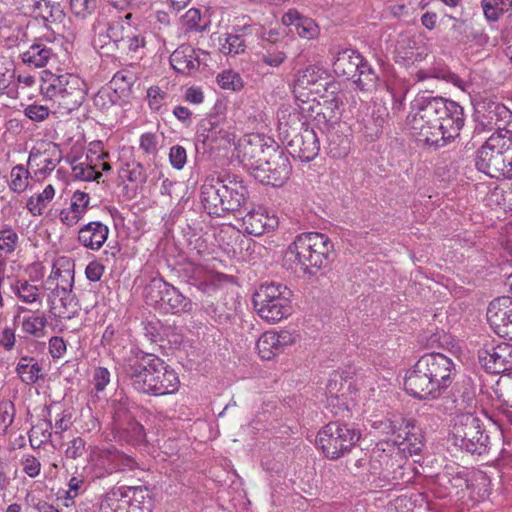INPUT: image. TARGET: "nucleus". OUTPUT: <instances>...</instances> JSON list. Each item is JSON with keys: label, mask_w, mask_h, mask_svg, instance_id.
Segmentation results:
<instances>
[{"label": "nucleus", "mask_w": 512, "mask_h": 512, "mask_svg": "<svg viewBox=\"0 0 512 512\" xmlns=\"http://www.w3.org/2000/svg\"><path fill=\"white\" fill-rule=\"evenodd\" d=\"M182 23L186 31H202L204 26L200 25L201 13L196 8L189 9L182 17Z\"/></svg>", "instance_id": "338daca9"}, {"label": "nucleus", "mask_w": 512, "mask_h": 512, "mask_svg": "<svg viewBox=\"0 0 512 512\" xmlns=\"http://www.w3.org/2000/svg\"><path fill=\"white\" fill-rule=\"evenodd\" d=\"M182 272L187 282L198 290L208 294L215 291L214 273L203 265L189 262L184 265Z\"/></svg>", "instance_id": "c756f323"}, {"label": "nucleus", "mask_w": 512, "mask_h": 512, "mask_svg": "<svg viewBox=\"0 0 512 512\" xmlns=\"http://www.w3.org/2000/svg\"><path fill=\"white\" fill-rule=\"evenodd\" d=\"M169 161L173 168L181 170L187 162L186 149L181 145H174L170 148Z\"/></svg>", "instance_id": "774afa93"}, {"label": "nucleus", "mask_w": 512, "mask_h": 512, "mask_svg": "<svg viewBox=\"0 0 512 512\" xmlns=\"http://www.w3.org/2000/svg\"><path fill=\"white\" fill-rule=\"evenodd\" d=\"M468 475L469 473L463 467H446L438 476V481L446 489H455L458 493L459 490L469 489Z\"/></svg>", "instance_id": "72a5a7b5"}, {"label": "nucleus", "mask_w": 512, "mask_h": 512, "mask_svg": "<svg viewBox=\"0 0 512 512\" xmlns=\"http://www.w3.org/2000/svg\"><path fill=\"white\" fill-rule=\"evenodd\" d=\"M381 425L389 429L392 438L389 441L379 442L373 451L374 457L378 459L383 470L389 472L393 468L392 459L400 456L418 455L423 448V436L415 426L414 420H405L396 427L391 421L383 422Z\"/></svg>", "instance_id": "423d86ee"}, {"label": "nucleus", "mask_w": 512, "mask_h": 512, "mask_svg": "<svg viewBox=\"0 0 512 512\" xmlns=\"http://www.w3.org/2000/svg\"><path fill=\"white\" fill-rule=\"evenodd\" d=\"M495 395L502 405L512 408V377L500 379L494 388Z\"/></svg>", "instance_id": "4d7b16f0"}, {"label": "nucleus", "mask_w": 512, "mask_h": 512, "mask_svg": "<svg viewBox=\"0 0 512 512\" xmlns=\"http://www.w3.org/2000/svg\"><path fill=\"white\" fill-rule=\"evenodd\" d=\"M296 124L300 125L299 131L297 128L289 130L287 123L280 122L279 130L287 142V148L293 158H297L302 162L312 161L320 151V142L315 131L305 123H302L298 117Z\"/></svg>", "instance_id": "9d476101"}, {"label": "nucleus", "mask_w": 512, "mask_h": 512, "mask_svg": "<svg viewBox=\"0 0 512 512\" xmlns=\"http://www.w3.org/2000/svg\"><path fill=\"white\" fill-rule=\"evenodd\" d=\"M361 434L352 425L331 421L322 427L316 436V445L331 460L344 457L355 447Z\"/></svg>", "instance_id": "1a4fd4ad"}, {"label": "nucleus", "mask_w": 512, "mask_h": 512, "mask_svg": "<svg viewBox=\"0 0 512 512\" xmlns=\"http://www.w3.org/2000/svg\"><path fill=\"white\" fill-rule=\"evenodd\" d=\"M46 324L47 318L45 314L39 310L35 312L29 311V313L24 315L21 319L22 331L35 337L43 336Z\"/></svg>", "instance_id": "a19ab883"}, {"label": "nucleus", "mask_w": 512, "mask_h": 512, "mask_svg": "<svg viewBox=\"0 0 512 512\" xmlns=\"http://www.w3.org/2000/svg\"><path fill=\"white\" fill-rule=\"evenodd\" d=\"M15 71L8 67L7 63L0 59V95L6 93L12 96L14 90L10 86L14 83Z\"/></svg>", "instance_id": "052dcab7"}, {"label": "nucleus", "mask_w": 512, "mask_h": 512, "mask_svg": "<svg viewBox=\"0 0 512 512\" xmlns=\"http://www.w3.org/2000/svg\"><path fill=\"white\" fill-rule=\"evenodd\" d=\"M46 282L50 290L59 289L72 291L74 284V270L71 268L61 269L57 267V265H54Z\"/></svg>", "instance_id": "58836bf2"}, {"label": "nucleus", "mask_w": 512, "mask_h": 512, "mask_svg": "<svg viewBox=\"0 0 512 512\" xmlns=\"http://www.w3.org/2000/svg\"><path fill=\"white\" fill-rule=\"evenodd\" d=\"M29 172L23 165H16L11 170L10 188L17 193L23 192L28 186Z\"/></svg>", "instance_id": "bf43d9fd"}, {"label": "nucleus", "mask_w": 512, "mask_h": 512, "mask_svg": "<svg viewBox=\"0 0 512 512\" xmlns=\"http://www.w3.org/2000/svg\"><path fill=\"white\" fill-rule=\"evenodd\" d=\"M356 88L365 93L376 91L379 86L380 78L373 66L365 59L357 71L355 77L352 78Z\"/></svg>", "instance_id": "f704fd0d"}, {"label": "nucleus", "mask_w": 512, "mask_h": 512, "mask_svg": "<svg viewBox=\"0 0 512 512\" xmlns=\"http://www.w3.org/2000/svg\"><path fill=\"white\" fill-rule=\"evenodd\" d=\"M487 320L499 336L512 340V297L492 300L487 308Z\"/></svg>", "instance_id": "6ab92c4d"}, {"label": "nucleus", "mask_w": 512, "mask_h": 512, "mask_svg": "<svg viewBox=\"0 0 512 512\" xmlns=\"http://www.w3.org/2000/svg\"><path fill=\"white\" fill-rule=\"evenodd\" d=\"M15 371L26 385H33L44 378L43 368L34 357L23 356L19 359Z\"/></svg>", "instance_id": "473e14b6"}, {"label": "nucleus", "mask_w": 512, "mask_h": 512, "mask_svg": "<svg viewBox=\"0 0 512 512\" xmlns=\"http://www.w3.org/2000/svg\"><path fill=\"white\" fill-rule=\"evenodd\" d=\"M150 369L154 372L153 396L174 394L178 391L180 380L177 373L165 365L159 357L150 355Z\"/></svg>", "instance_id": "aec40b11"}, {"label": "nucleus", "mask_w": 512, "mask_h": 512, "mask_svg": "<svg viewBox=\"0 0 512 512\" xmlns=\"http://www.w3.org/2000/svg\"><path fill=\"white\" fill-rule=\"evenodd\" d=\"M365 58L356 50L345 48L336 52L333 61L334 72L338 76L352 79L357 74L358 69Z\"/></svg>", "instance_id": "c85d7f7f"}, {"label": "nucleus", "mask_w": 512, "mask_h": 512, "mask_svg": "<svg viewBox=\"0 0 512 512\" xmlns=\"http://www.w3.org/2000/svg\"><path fill=\"white\" fill-rule=\"evenodd\" d=\"M29 163H35L38 167L35 171V175L44 178L56 168L59 160L53 159L46 154L31 153L29 155Z\"/></svg>", "instance_id": "3c124183"}, {"label": "nucleus", "mask_w": 512, "mask_h": 512, "mask_svg": "<svg viewBox=\"0 0 512 512\" xmlns=\"http://www.w3.org/2000/svg\"><path fill=\"white\" fill-rule=\"evenodd\" d=\"M53 425L51 420L42 419L32 426L29 432V440L32 443L34 440L38 441V445L48 442L52 436Z\"/></svg>", "instance_id": "603ef678"}, {"label": "nucleus", "mask_w": 512, "mask_h": 512, "mask_svg": "<svg viewBox=\"0 0 512 512\" xmlns=\"http://www.w3.org/2000/svg\"><path fill=\"white\" fill-rule=\"evenodd\" d=\"M19 245V236L10 226L5 225L0 229V252L10 255L15 252Z\"/></svg>", "instance_id": "8fccbe9b"}, {"label": "nucleus", "mask_w": 512, "mask_h": 512, "mask_svg": "<svg viewBox=\"0 0 512 512\" xmlns=\"http://www.w3.org/2000/svg\"><path fill=\"white\" fill-rule=\"evenodd\" d=\"M204 311L209 315L215 322L219 324L228 323L235 314L236 306H232L227 310L223 307L215 305L213 302H209L204 306Z\"/></svg>", "instance_id": "864d4df0"}, {"label": "nucleus", "mask_w": 512, "mask_h": 512, "mask_svg": "<svg viewBox=\"0 0 512 512\" xmlns=\"http://www.w3.org/2000/svg\"><path fill=\"white\" fill-rule=\"evenodd\" d=\"M124 379L138 392L152 395L154 389V372L150 369V355L125 360L123 366Z\"/></svg>", "instance_id": "f3484780"}, {"label": "nucleus", "mask_w": 512, "mask_h": 512, "mask_svg": "<svg viewBox=\"0 0 512 512\" xmlns=\"http://www.w3.org/2000/svg\"><path fill=\"white\" fill-rule=\"evenodd\" d=\"M51 309L62 319H72L79 315L80 306L73 290L52 289L49 295Z\"/></svg>", "instance_id": "b1692460"}, {"label": "nucleus", "mask_w": 512, "mask_h": 512, "mask_svg": "<svg viewBox=\"0 0 512 512\" xmlns=\"http://www.w3.org/2000/svg\"><path fill=\"white\" fill-rule=\"evenodd\" d=\"M242 224L248 234L261 236L274 230L278 226V219L274 215H269L264 207H258L242 217Z\"/></svg>", "instance_id": "5701e85b"}, {"label": "nucleus", "mask_w": 512, "mask_h": 512, "mask_svg": "<svg viewBox=\"0 0 512 512\" xmlns=\"http://www.w3.org/2000/svg\"><path fill=\"white\" fill-rule=\"evenodd\" d=\"M81 80L71 74L59 75L47 85L46 95L58 104L63 113L78 109L85 100Z\"/></svg>", "instance_id": "9b49d317"}, {"label": "nucleus", "mask_w": 512, "mask_h": 512, "mask_svg": "<svg viewBox=\"0 0 512 512\" xmlns=\"http://www.w3.org/2000/svg\"><path fill=\"white\" fill-rule=\"evenodd\" d=\"M132 14L127 13L123 18H118L108 23L112 45L121 54L136 52L144 46V37L129 23Z\"/></svg>", "instance_id": "dca6fc26"}, {"label": "nucleus", "mask_w": 512, "mask_h": 512, "mask_svg": "<svg viewBox=\"0 0 512 512\" xmlns=\"http://www.w3.org/2000/svg\"><path fill=\"white\" fill-rule=\"evenodd\" d=\"M334 244L328 235L306 232L297 235L285 252V260L295 266L303 276L324 274L334 261Z\"/></svg>", "instance_id": "7ed1b4c3"}, {"label": "nucleus", "mask_w": 512, "mask_h": 512, "mask_svg": "<svg viewBox=\"0 0 512 512\" xmlns=\"http://www.w3.org/2000/svg\"><path fill=\"white\" fill-rule=\"evenodd\" d=\"M151 288L157 290L159 295V300L157 302L166 312L171 314H181L192 311L193 303L191 299L186 297L178 288L164 279H154L152 281Z\"/></svg>", "instance_id": "a211bd4d"}, {"label": "nucleus", "mask_w": 512, "mask_h": 512, "mask_svg": "<svg viewBox=\"0 0 512 512\" xmlns=\"http://www.w3.org/2000/svg\"><path fill=\"white\" fill-rule=\"evenodd\" d=\"M93 31V46L100 50L101 53L110 55L115 54L117 51L116 46L112 45V38H110V29L108 24L98 17L92 25Z\"/></svg>", "instance_id": "c9c22d12"}, {"label": "nucleus", "mask_w": 512, "mask_h": 512, "mask_svg": "<svg viewBox=\"0 0 512 512\" xmlns=\"http://www.w3.org/2000/svg\"><path fill=\"white\" fill-rule=\"evenodd\" d=\"M119 178L123 181L141 184L146 181V172L143 165L138 162L126 163L119 171Z\"/></svg>", "instance_id": "49530a36"}, {"label": "nucleus", "mask_w": 512, "mask_h": 512, "mask_svg": "<svg viewBox=\"0 0 512 512\" xmlns=\"http://www.w3.org/2000/svg\"><path fill=\"white\" fill-rule=\"evenodd\" d=\"M217 83L225 90L239 91L243 87L241 76L232 70H225L218 74Z\"/></svg>", "instance_id": "6e6d98bb"}, {"label": "nucleus", "mask_w": 512, "mask_h": 512, "mask_svg": "<svg viewBox=\"0 0 512 512\" xmlns=\"http://www.w3.org/2000/svg\"><path fill=\"white\" fill-rule=\"evenodd\" d=\"M286 59V53L273 46L266 48L265 51L259 55L260 62L273 68L279 67Z\"/></svg>", "instance_id": "13d9d810"}, {"label": "nucleus", "mask_w": 512, "mask_h": 512, "mask_svg": "<svg viewBox=\"0 0 512 512\" xmlns=\"http://www.w3.org/2000/svg\"><path fill=\"white\" fill-rule=\"evenodd\" d=\"M478 361L488 373L509 372L512 370V344L485 341L478 350Z\"/></svg>", "instance_id": "2eb2a0df"}, {"label": "nucleus", "mask_w": 512, "mask_h": 512, "mask_svg": "<svg viewBox=\"0 0 512 512\" xmlns=\"http://www.w3.org/2000/svg\"><path fill=\"white\" fill-rule=\"evenodd\" d=\"M126 512H152L153 499L147 487L121 486Z\"/></svg>", "instance_id": "bb28decb"}, {"label": "nucleus", "mask_w": 512, "mask_h": 512, "mask_svg": "<svg viewBox=\"0 0 512 512\" xmlns=\"http://www.w3.org/2000/svg\"><path fill=\"white\" fill-rule=\"evenodd\" d=\"M456 375L451 358L442 353H426L406 372L404 389L414 398L435 400L452 385Z\"/></svg>", "instance_id": "f03ea898"}, {"label": "nucleus", "mask_w": 512, "mask_h": 512, "mask_svg": "<svg viewBox=\"0 0 512 512\" xmlns=\"http://www.w3.org/2000/svg\"><path fill=\"white\" fill-rule=\"evenodd\" d=\"M480 6L486 21L495 23L512 11V0H481Z\"/></svg>", "instance_id": "4c0bfd02"}, {"label": "nucleus", "mask_w": 512, "mask_h": 512, "mask_svg": "<svg viewBox=\"0 0 512 512\" xmlns=\"http://www.w3.org/2000/svg\"><path fill=\"white\" fill-rule=\"evenodd\" d=\"M235 138L233 127L217 116L201 120L196 131V144L209 149L228 148L235 143Z\"/></svg>", "instance_id": "4468645a"}, {"label": "nucleus", "mask_w": 512, "mask_h": 512, "mask_svg": "<svg viewBox=\"0 0 512 512\" xmlns=\"http://www.w3.org/2000/svg\"><path fill=\"white\" fill-rule=\"evenodd\" d=\"M171 67L180 74L192 75L199 70L198 51L191 45H180L169 58Z\"/></svg>", "instance_id": "393cba45"}, {"label": "nucleus", "mask_w": 512, "mask_h": 512, "mask_svg": "<svg viewBox=\"0 0 512 512\" xmlns=\"http://www.w3.org/2000/svg\"><path fill=\"white\" fill-rule=\"evenodd\" d=\"M466 121L464 108L443 97L420 96L411 106L407 123L419 141L436 148L460 136Z\"/></svg>", "instance_id": "f257e3e1"}, {"label": "nucleus", "mask_w": 512, "mask_h": 512, "mask_svg": "<svg viewBox=\"0 0 512 512\" xmlns=\"http://www.w3.org/2000/svg\"><path fill=\"white\" fill-rule=\"evenodd\" d=\"M109 235V228L100 221H91L78 230L77 240L86 249L100 250Z\"/></svg>", "instance_id": "a878e982"}, {"label": "nucleus", "mask_w": 512, "mask_h": 512, "mask_svg": "<svg viewBox=\"0 0 512 512\" xmlns=\"http://www.w3.org/2000/svg\"><path fill=\"white\" fill-rule=\"evenodd\" d=\"M475 400L472 391L465 390L459 398L453 400L455 413H460L450 432L452 445L462 451L482 455L489 449V436L480 419L466 412Z\"/></svg>", "instance_id": "20e7f679"}, {"label": "nucleus", "mask_w": 512, "mask_h": 512, "mask_svg": "<svg viewBox=\"0 0 512 512\" xmlns=\"http://www.w3.org/2000/svg\"><path fill=\"white\" fill-rule=\"evenodd\" d=\"M503 132L493 133L477 151L476 168L491 178H512V158Z\"/></svg>", "instance_id": "0eeeda50"}, {"label": "nucleus", "mask_w": 512, "mask_h": 512, "mask_svg": "<svg viewBox=\"0 0 512 512\" xmlns=\"http://www.w3.org/2000/svg\"><path fill=\"white\" fill-rule=\"evenodd\" d=\"M292 291L281 283H264L253 295L258 315L269 323H276L291 313Z\"/></svg>", "instance_id": "6e6552de"}, {"label": "nucleus", "mask_w": 512, "mask_h": 512, "mask_svg": "<svg viewBox=\"0 0 512 512\" xmlns=\"http://www.w3.org/2000/svg\"><path fill=\"white\" fill-rule=\"evenodd\" d=\"M478 121L485 129L501 130L502 126L512 122V112L499 102L484 103L478 110Z\"/></svg>", "instance_id": "4be33fe9"}, {"label": "nucleus", "mask_w": 512, "mask_h": 512, "mask_svg": "<svg viewBox=\"0 0 512 512\" xmlns=\"http://www.w3.org/2000/svg\"><path fill=\"white\" fill-rule=\"evenodd\" d=\"M90 203V196L88 193L77 190L71 197L69 209L80 215L82 218L86 214Z\"/></svg>", "instance_id": "e2e57ef3"}, {"label": "nucleus", "mask_w": 512, "mask_h": 512, "mask_svg": "<svg viewBox=\"0 0 512 512\" xmlns=\"http://www.w3.org/2000/svg\"><path fill=\"white\" fill-rule=\"evenodd\" d=\"M55 195L54 187L49 184L47 185L42 193L36 196H31L27 201V208L33 215H41L47 204L53 199Z\"/></svg>", "instance_id": "a18cd8bd"}, {"label": "nucleus", "mask_w": 512, "mask_h": 512, "mask_svg": "<svg viewBox=\"0 0 512 512\" xmlns=\"http://www.w3.org/2000/svg\"><path fill=\"white\" fill-rule=\"evenodd\" d=\"M267 157L252 170L253 177L265 185L282 186L289 178L291 165L285 153L275 147L267 150Z\"/></svg>", "instance_id": "ddd939ff"}, {"label": "nucleus", "mask_w": 512, "mask_h": 512, "mask_svg": "<svg viewBox=\"0 0 512 512\" xmlns=\"http://www.w3.org/2000/svg\"><path fill=\"white\" fill-rule=\"evenodd\" d=\"M11 291L23 303L35 304L41 303L40 288L32 284L27 279H15L10 284Z\"/></svg>", "instance_id": "e433bc0d"}, {"label": "nucleus", "mask_w": 512, "mask_h": 512, "mask_svg": "<svg viewBox=\"0 0 512 512\" xmlns=\"http://www.w3.org/2000/svg\"><path fill=\"white\" fill-rule=\"evenodd\" d=\"M294 342L293 335L288 331L263 333L256 342L259 356L264 360H270L284 351L285 347Z\"/></svg>", "instance_id": "412c9836"}, {"label": "nucleus", "mask_w": 512, "mask_h": 512, "mask_svg": "<svg viewBox=\"0 0 512 512\" xmlns=\"http://www.w3.org/2000/svg\"><path fill=\"white\" fill-rule=\"evenodd\" d=\"M220 51L226 55H237L246 49L244 34L237 32L225 33L219 37Z\"/></svg>", "instance_id": "37998d69"}, {"label": "nucleus", "mask_w": 512, "mask_h": 512, "mask_svg": "<svg viewBox=\"0 0 512 512\" xmlns=\"http://www.w3.org/2000/svg\"><path fill=\"white\" fill-rule=\"evenodd\" d=\"M343 386L342 379L338 374H334L326 386L329 406L333 408L332 412L339 415L343 412H348V406L344 401H341L339 392Z\"/></svg>", "instance_id": "79ce46f5"}, {"label": "nucleus", "mask_w": 512, "mask_h": 512, "mask_svg": "<svg viewBox=\"0 0 512 512\" xmlns=\"http://www.w3.org/2000/svg\"><path fill=\"white\" fill-rule=\"evenodd\" d=\"M98 167V164H93L89 161L79 162L75 159L71 162L74 178L83 181H94L99 179L102 174L98 171Z\"/></svg>", "instance_id": "c03bdc74"}, {"label": "nucleus", "mask_w": 512, "mask_h": 512, "mask_svg": "<svg viewBox=\"0 0 512 512\" xmlns=\"http://www.w3.org/2000/svg\"><path fill=\"white\" fill-rule=\"evenodd\" d=\"M276 146L268 144L264 138L259 135H250L240 144V151L244 161H248L253 169L256 165H260L267 157V150L274 149Z\"/></svg>", "instance_id": "7c9ffc66"}, {"label": "nucleus", "mask_w": 512, "mask_h": 512, "mask_svg": "<svg viewBox=\"0 0 512 512\" xmlns=\"http://www.w3.org/2000/svg\"><path fill=\"white\" fill-rule=\"evenodd\" d=\"M15 414V405L11 400L3 399L0 401V421L5 430L13 424Z\"/></svg>", "instance_id": "0e129e2a"}, {"label": "nucleus", "mask_w": 512, "mask_h": 512, "mask_svg": "<svg viewBox=\"0 0 512 512\" xmlns=\"http://www.w3.org/2000/svg\"><path fill=\"white\" fill-rule=\"evenodd\" d=\"M70 7L72 13L79 18L85 19L91 15L96 7V0H70Z\"/></svg>", "instance_id": "680f3d73"}, {"label": "nucleus", "mask_w": 512, "mask_h": 512, "mask_svg": "<svg viewBox=\"0 0 512 512\" xmlns=\"http://www.w3.org/2000/svg\"><path fill=\"white\" fill-rule=\"evenodd\" d=\"M247 194L242 181L210 175L201 185L200 199L210 216L223 217L229 212L239 211L246 203Z\"/></svg>", "instance_id": "39448f33"}, {"label": "nucleus", "mask_w": 512, "mask_h": 512, "mask_svg": "<svg viewBox=\"0 0 512 512\" xmlns=\"http://www.w3.org/2000/svg\"><path fill=\"white\" fill-rule=\"evenodd\" d=\"M56 56L53 48L43 38H37L21 53L24 64L32 68H43Z\"/></svg>", "instance_id": "cd10ccee"}, {"label": "nucleus", "mask_w": 512, "mask_h": 512, "mask_svg": "<svg viewBox=\"0 0 512 512\" xmlns=\"http://www.w3.org/2000/svg\"><path fill=\"white\" fill-rule=\"evenodd\" d=\"M123 497L122 487H113L100 499L96 512H126Z\"/></svg>", "instance_id": "ea45409f"}, {"label": "nucleus", "mask_w": 512, "mask_h": 512, "mask_svg": "<svg viewBox=\"0 0 512 512\" xmlns=\"http://www.w3.org/2000/svg\"><path fill=\"white\" fill-rule=\"evenodd\" d=\"M94 476L105 478L114 473H129L140 469L138 461L115 446L100 448L91 456Z\"/></svg>", "instance_id": "f8f14e48"}, {"label": "nucleus", "mask_w": 512, "mask_h": 512, "mask_svg": "<svg viewBox=\"0 0 512 512\" xmlns=\"http://www.w3.org/2000/svg\"><path fill=\"white\" fill-rule=\"evenodd\" d=\"M109 154L103 150V143L101 141L91 142L88 149L86 161L97 164L96 161H102L99 165L103 171H110L111 165L104 161L108 158Z\"/></svg>", "instance_id": "5fc2aeb1"}, {"label": "nucleus", "mask_w": 512, "mask_h": 512, "mask_svg": "<svg viewBox=\"0 0 512 512\" xmlns=\"http://www.w3.org/2000/svg\"><path fill=\"white\" fill-rule=\"evenodd\" d=\"M325 72L314 65L306 67L299 76V83L301 85H314L323 79Z\"/></svg>", "instance_id": "69168bd1"}, {"label": "nucleus", "mask_w": 512, "mask_h": 512, "mask_svg": "<svg viewBox=\"0 0 512 512\" xmlns=\"http://www.w3.org/2000/svg\"><path fill=\"white\" fill-rule=\"evenodd\" d=\"M282 22L287 26H293L301 38L313 39L319 34L316 22L312 18L301 15L296 9H289L283 15Z\"/></svg>", "instance_id": "2f4dec72"}, {"label": "nucleus", "mask_w": 512, "mask_h": 512, "mask_svg": "<svg viewBox=\"0 0 512 512\" xmlns=\"http://www.w3.org/2000/svg\"><path fill=\"white\" fill-rule=\"evenodd\" d=\"M63 12L58 3L44 0L36 9L35 14L32 17L42 19L46 22H55L61 19Z\"/></svg>", "instance_id": "de8ad7c7"}, {"label": "nucleus", "mask_w": 512, "mask_h": 512, "mask_svg": "<svg viewBox=\"0 0 512 512\" xmlns=\"http://www.w3.org/2000/svg\"><path fill=\"white\" fill-rule=\"evenodd\" d=\"M327 150L331 157L342 158L349 152V141L346 137L330 132L327 136Z\"/></svg>", "instance_id": "09e8293b"}]
</instances>
